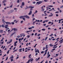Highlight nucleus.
I'll return each instance as SVG.
<instances>
[{"instance_id": "obj_31", "label": "nucleus", "mask_w": 63, "mask_h": 63, "mask_svg": "<svg viewBox=\"0 0 63 63\" xmlns=\"http://www.w3.org/2000/svg\"><path fill=\"white\" fill-rule=\"evenodd\" d=\"M40 57H39V58H38L37 59V60H36V61H38L39 60V59H40Z\"/></svg>"}, {"instance_id": "obj_25", "label": "nucleus", "mask_w": 63, "mask_h": 63, "mask_svg": "<svg viewBox=\"0 0 63 63\" xmlns=\"http://www.w3.org/2000/svg\"><path fill=\"white\" fill-rule=\"evenodd\" d=\"M47 38H48V37H47L45 38V41H46V40H47Z\"/></svg>"}, {"instance_id": "obj_63", "label": "nucleus", "mask_w": 63, "mask_h": 63, "mask_svg": "<svg viewBox=\"0 0 63 63\" xmlns=\"http://www.w3.org/2000/svg\"><path fill=\"white\" fill-rule=\"evenodd\" d=\"M57 47V46L56 47H53V48H56Z\"/></svg>"}, {"instance_id": "obj_49", "label": "nucleus", "mask_w": 63, "mask_h": 63, "mask_svg": "<svg viewBox=\"0 0 63 63\" xmlns=\"http://www.w3.org/2000/svg\"><path fill=\"white\" fill-rule=\"evenodd\" d=\"M11 23L13 25H14V24H15V23H14V22H11Z\"/></svg>"}, {"instance_id": "obj_38", "label": "nucleus", "mask_w": 63, "mask_h": 63, "mask_svg": "<svg viewBox=\"0 0 63 63\" xmlns=\"http://www.w3.org/2000/svg\"><path fill=\"white\" fill-rule=\"evenodd\" d=\"M37 52L38 53H40V52H39V50L38 49H37Z\"/></svg>"}, {"instance_id": "obj_3", "label": "nucleus", "mask_w": 63, "mask_h": 63, "mask_svg": "<svg viewBox=\"0 0 63 63\" xmlns=\"http://www.w3.org/2000/svg\"><path fill=\"white\" fill-rule=\"evenodd\" d=\"M14 11L13 10H11L10 11V12H9L8 13V14H11V13H13V12H14Z\"/></svg>"}, {"instance_id": "obj_64", "label": "nucleus", "mask_w": 63, "mask_h": 63, "mask_svg": "<svg viewBox=\"0 0 63 63\" xmlns=\"http://www.w3.org/2000/svg\"><path fill=\"white\" fill-rule=\"evenodd\" d=\"M61 8H63V5H62L60 7Z\"/></svg>"}, {"instance_id": "obj_54", "label": "nucleus", "mask_w": 63, "mask_h": 63, "mask_svg": "<svg viewBox=\"0 0 63 63\" xmlns=\"http://www.w3.org/2000/svg\"><path fill=\"white\" fill-rule=\"evenodd\" d=\"M29 7H27V8H26L25 9V10H26V9H28L29 8Z\"/></svg>"}, {"instance_id": "obj_4", "label": "nucleus", "mask_w": 63, "mask_h": 63, "mask_svg": "<svg viewBox=\"0 0 63 63\" xmlns=\"http://www.w3.org/2000/svg\"><path fill=\"white\" fill-rule=\"evenodd\" d=\"M42 3V1H39V2H37L36 3L37 4H38V5H39V4H41Z\"/></svg>"}, {"instance_id": "obj_5", "label": "nucleus", "mask_w": 63, "mask_h": 63, "mask_svg": "<svg viewBox=\"0 0 63 63\" xmlns=\"http://www.w3.org/2000/svg\"><path fill=\"white\" fill-rule=\"evenodd\" d=\"M25 17H26V18H28V19L30 18V17L27 15L25 16Z\"/></svg>"}, {"instance_id": "obj_61", "label": "nucleus", "mask_w": 63, "mask_h": 63, "mask_svg": "<svg viewBox=\"0 0 63 63\" xmlns=\"http://www.w3.org/2000/svg\"><path fill=\"white\" fill-rule=\"evenodd\" d=\"M48 30H50V29L51 30V29L50 28H48Z\"/></svg>"}, {"instance_id": "obj_30", "label": "nucleus", "mask_w": 63, "mask_h": 63, "mask_svg": "<svg viewBox=\"0 0 63 63\" xmlns=\"http://www.w3.org/2000/svg\"><path fill=\"white\" fill-rule=\"evenodd\" d=\"M12 41H13L12 39H11L10 40L9 42H10V43H11V42H12Z\"/></svg>"}, {"instance_id": "obj_52", "label": "nucleus", "mask_w": 63, "mask_h": 63, "mask_svg": "<svg viewBox=\"0 0 63 63\" xmlns=\"http://www.w3.org/2000/svg\"><path fill=\"white\" fill-rule=\"evenodd\" d=\"M17 49L13 51V52H15V51H17Z\"/></svg>"}, {"instance_id": "obj_33", "label": "nucleus", "mask_w": 63, "mask_h": 63, "mask_svg": "<svg viewBox=\"0 0 63 63\" xmlns=\"http://www.w3.org/2000/svg\"><path fill=\"white\" fill-rule=\"evenodd\" d=\"M17 3H19V0H18L17 1Z\"/></svg>"}, {"instance_id": "obj_13", "label": "nucleus", "mask_w": 63, "mask_h": 63, "mask_svg": "<svg viewBox=\"0 0 63 63\" xmlns=\"http://www.w3.org/2000/svg\"><path fill=\"white\" fill-rule=\"evenodd\" d=\"M29 8H31V9H33V8H34V7L31 6H29Z\"/></svg>"}, {"instance_id": "obj_2", "label": "nucleus", "mask_w": 63, "mask_h": 63, "mask_svg": "<svg viewBox=\"0 0 63 63\" xmlns=\"http://www.w3.org/2000/svg\"><path fill=\"white\" fill-rule=\"evenodd\" d=\"M13 30H14V32H16V31H17V29H16V28H12V30H11V31H12Z\"/></svg>"}, {"instance_id": "obj_6", "label": "nucleus", "mask_w": 63, "mask_h": 63, "mask_svg": "<svg viewBox=\"0 0 63 63\" xmlns=\"http://www.w3.org/2000/svg\"><path fill=\"white\" fill-rule=\"evenodd\" d=\"M21 19V18H25V16H22L19 17Z\"/></svg>"}, {"instance_id": "obj_51", "label": "nucleus", "mask_w": 63, "mask_h": 63, "mask_svg": "<svg viewBox=\"0 0 63 63\" xmlns=\"http://www.w3.org/2000/svg\"><path fill=\"white\" fill-rule=\"evenodd\" d=\"M45 48H46V47H43V50H45Z\"/></svg>"}, {"instance_id": "obj_43", "label": "nucleus", "mask_w": 63, "mask_h": 63, "mask_svg": "<svg viewBox=\"0 0 63 63\" xmlns=\"http://www.w3.org/2000/svg\"><path fill=\"white\" fill-rule=\"evenodd\" d=\"M6 34V33H5L4 34H2V36H4V35H5Z\"/></svg>"}, {"instance_id": "obj_34", "label": "nucleus", "mask_w": 63, "mask_h": 63, "mask_svg": "<svg viewBox=\"0 0 63 63\" xmlns=\"http://www.w3.org/2000/svg\"><path fill=\"white\" fill-rule=\"evenodd\" d=\"M50 56V54L48 55V56L47 57V58H48L49 57V56Z\"/></svg>"}, {"instance_id": "obj_32", "label": "nucleus", "mask_w": 63, "mask_h": 63, "mask_svg": "<svg viewBox=\"0 0 63 63\" xmlns=\"http://www.w3.org/2000/svg\"><path fill=\"white\" fill-rule=\"evenodd\" d=\"M33 22V25H34L35 23H36V21L35 22Z\"/></svg>"}, {"instance_id": "obj_24", "label": "nucleus", "mask_w": 63, "mask_h": 63, "mask_svg": "<svg viewBox=\"0 0 63 63\" xmlns=\"http://www.w3.org/2000/svg\"><path fill=\"white\" fill-rule=\"evenodd\" d=\"M49 46H50V47H53V45H52V44H51L49 45Z\"/></svg>"}, {"instance_id": "obj_12", "label": "nucleus", "mask_w": 63, "mask_h": 63, "mask_svg": "<svg viewBox=\"0 0 63 63\" xmlns=\"http://www.w3.org/2000/svg\"><path fill=\"white\" fill-rule=\"evenodd\" d=\"M50 15H51L49 16L51 17L52 16H53V14L52 13H50Z\"/></svg>"}, {"instance_id": "obj_16", "label": "nucleus", "mask_w": 63, "mask_h": 63, "mask_svg": "<svg viewBox=\"0 0 63 63\" xmlns=\"http://www.w3.org/2000/svg\"><path fill=\"white\" fill-rule=\"evenodd\" d=\"M24 3L23 2L22 3V4L21 5H22V6H23L24 5Z\"/></svg>"}, {"instance_id": "obj_46", "label": "nucleus", "mask_w": 63, "mask_h": 63, "mask_svg": "<svg viewBox=\"0 0 63 63\" xmlns=\"http://www.w3.org/2000/svg\"><path fill=\"white\" fill-rule=\"evenodd\" d=\"M27 37L28 38H29L30 37V35H28L27 36Z\"/></svg>"}, {"instance_id": "obj_37", "label": "nucleus", "mask_w": 63, "mask_h": 63, "mask_svg": "<svg viewBox=\"0 0 63 63\" xmlns=\"http://www.w3.org/2000/svg\"><path fill=\"white\" fill-rule=\"evenodd\" d=\"M58 44H56V45H54L53 46H54V47H55V46H57V45H58Z\"/></svg>"}, {"instance_id": "obj_17", "label": "nucleus", "mask_w": 63, "mask_h": 63, "mask_svg": "<svg viewBox=\"0 0 63 63\" xmlns=\"http://www.w3.org/2000/svg\"><path fill=\"white\" fill-rule=\"evenodd\" d=\"M31 31H32V30L29 31H27L26 32V33H29V32H31Z\"/></svg>"}, {"instance_id": "obj_39", "label": "nucleus", "mask_w": 63, "mask_h": 63, "mask_svg": "<svg viewBox=\"0 0 63 63\" xmlns=\"http://www.w3.org/2000/svg\"><path fill=\"white\" fill-rule=\"evenodd\" d=\"M28 29L29 30H30L31 29H32L31 28V27H30V28H28Z\"/></svg>"}, {"instance_id": "obj_60", "label": "nucleus", "mask_w": 63, "mask_h": 63, "mask_svg": "<svg viewBox=\"0 0 63 63\" xmlns=\"http://www.w3.org/2000/svg\"><path fill=\"white\" fill-rule=\"evenodd\" d=\"M22 49H23L22 50L23 51H24V48H23Z\"/></svg>"}, {"instance_id": "obj_48", "label": "nucleus", "mask_w": 63, "mask_h": 63, "mask_svg": "<svg viewBox=\"0 0 63 63\" xmlns=\"http://www.w3.org/2000/svg\"><path fill=\"white\" fill-rule=\"evenodd\" d=\"M45 22H48V21H49V20H45Z\"/></svg>"}, {"instance_id": "obj_19", "label": "nucleus", "mask_w": 63, "mask_h": 63, "mask_svg": "<svg viewBox=\"0 0 63 63\" xmlns=\"http://www.w3.org/2000/svg\"><path fill=\"white\" fill-rule=\"evenodd\" d=\"M40 21L39 20H35V22H40Z\"/></svg>"}, {"instance_id": "obj_50", "label": "nucleus", "mask_w": 63, "mask_h": 63, "mask_svg": "<svg viewBox=\"0 0 63 63\" xmlns=\"http://www.w3.org/2000/svg\"><path fill=\"white\" fill-rule=\"evenodd\" d=\"M12 7H13V4H12V5L11 6H10V8H12Z\"/></svg>"}, {"instance_id": "obj_8", "label": "nucleus", "mask_w": 63, "mask_h": 63, "mask_svg": "<svg viewBox=\"0 0 63 63\" xmlns=\"http://www.w3.org/2000/svg\"><path fill=\"white\" fill-rule=\"evenodd\" d=\"M47 50H48V49H47L45 51V53L44 54V55L43 56H45L46 55V54H47Z\"/></svg>"}, {"instance_id": "obj_55", "label": "nucleus", "mask_w": 63, "mask_h": 63, "mask_svg": "<svg viewBox=\"0 0 63 63\" xmlns=\"http://www.w3.org/2000/svg\"><path fill=\"white\" fill-rule=\"evenodd\" d=\"M47 10H48V9H49V7H47Z\"/></svg>"}, {"instance_id": "obj_58", "label": "nucleus", "mask_w": 63, "mask_h": 63, "mask_svg": "<svg viewBox=\"0 0 63 63\" xmlns=\"http://www.w3.org/2000/svg\"><path fill=\"white\" fill-rule=\"evenodd\" d=\"M56 13H57L58 14L59 13V12L58 11H57L56 12H55V13L56 14Z\"/></svg>"}, {"instance_id": "obj_27", "label": "nucleus", "mask_w": 63, "mask_h": 63, "mask_svg": "<svg viewBox=\"0 0 63 63\" xmlns=\"http://www.w3.org/2000/svg\"><path fill=\"white\" fill-rule=\"evenodd\" d=\"M48 7H53V6L52 5H50V6H48Z\"/></svg>"}, {"instance_id": "obj_11", "label": "nucleus", "mask_w": 63, "mask_h": 63, "mask_svg": "<svg viewBox=\"0 0 63 63\" xmlns=\"http://www.w3.org/2000/svg\"><path fill=\"white\" fill-rule=\"evenodd\" d=\"M20 36H22L23 37H25V35H24V34H20Z\"/></svg>"}, {"instance_id": "obj_36", "label": "nucleus", "mask_w": 63, "mask_h": 63, "mask_svg": "<svg viewBox=\"0 0 63 63\" xmlns=\"http://www.w3.org/2000/svg\"><path fill=\"white\" fill-rule=\"evenodd\" d=\"M17 41L16 42H14V44H17Z\"/></svg>"}, {"instance_id": "obj_22", "label": "nucleus", "mask_w": 63, "mask_h": 63, "mask_svg": "<svg viewBox=\"0 0 63 63\" xmlns=\"http://www.w3.org/2000/svg\"><path fill=\"white\" fill-rule=\"evenodd\" d=\"M47 46H48V45H46V49H47V48H48V47H47Z\"/></svg>"}, {"instance_id": "obj_57", "label": "nucleus", "mask_w": 63, "mask_h": 63, "mask_svg": "<svg viewBox=\"0 0 63 63\" xmlns=\"http://www.w3.org/2000/svg\"><path fill=\"white\" fill-rule=\"evenodd\" d=\"M8 57H7L6 59L5 60H8Z\"/></svg>"}, {"instance_id": "obj_59", "label": "nucleus", "mask_w": 63, "mask_h": 63, "mask_svg": "<svg viewBox=\"0 0 63 63\" xmlns=\"http://www.w3.org/2000/svg\"><path fill=\"white\" fill-rule=\"evenodd\" d=\"M63 41V39L60 40L59 41V43L60 42H61V41Z\"/></svg>"}, {"instance_id": "obj_20", "label": "nucleus", "mask_w": 63, "mask_h": 63, "mask_svg": "<svg viewBox=\"0 0 63 63\" xmlns=\"http://www.w3.org/2000/svg\"><path fill=\"white\" fill-rule=\"evenodd\" d=\"M16 32H14L13 33H12L11 35V36H13V35H14V34H16Z\"/></svg>"}, {"instance_id": "obj_26", "label": "nucleus", "mask_w": 63, "mask_h": 63, "mask_svg": "<svg viewBox=\"0 0 63 63\" xmlns=\"http://www.w3.org/2000/svg\"><path fill=\"white\" fill-rule=\"evenodd\" d=\"M42 31H45V30H46V29H42Z\"/></svg>"}, {"instance_id": "obj_9", "label": "nucleus", "mask_w": 63, "mask_h": 63, "mask_svg": "<svg viewBox=\"0 0 63 63\" xmlns=\"http://www.w3.org/2000/svg\"><path fill=\"white\" fill-rule=\"evenodd\" d=\"M33 60V59H32V60H29L28 61V62H27L26 63H29V62H30H30H32V61Z\"/></svg>"}, {"instance_id": "obj_45", "label": "nucleus", "mask_w": 63, "mask_h": 63, "mask_svg": "<svg viewBox=\"0 0 63 63\" xmlns=\"http://www.w3.org/2000/svg\"><path fill=\"white\" fill-rule=\"evenodd\" d=\"M17 38H20V36L19 35L17 36Z\"/></svg>"}, {"instance_id": "obj_1", "label": "nucleus", "mask_w": 63, "mask_h": 63, "mask_svg": "<svg viewBox=\"0 0 63 63\" xmlns=\"http://www.w3.org/2000/svg\"><path fill=\"white\" fill-rule=\"evenodd\" d=\"M8 27H9V25H5V28L6 29V31H7L8 29H9V28H8Z\"/></svg>"}, {"instance_id": "obj_15", "label": "nucleus", "mask_w": 63, "mask_h": 63, "mask_svg": "<svg viewBox=\"0 0 63 63\" xmlns=\"http://www.w3.org/2000/svg\"><path fill=\"white\" fill-rule=\"evenodd\" d=\"M1 27H3V28H4L5 27V26L4 25H1Z\"/></svg>"}, {"instance_id": "obj_10", "label": "nucleus", "mask_w": 63, "mask_h": 63, "mask_svg": "<svg viewBox=\"0 0 63 63\" xmlns=\"http://www.w3.org/2000/svg\"><path fill=\"white\" fill-rule=\"evenodd\" d=\"M32 11H30L29 13L28 14L29 15H32Z\"/></svg>"}, {"instance_id": "obj_56", "label": "nucleus", "mask_w": 63, "mask_h": 63, "mask_svg": "<svg viewBox=\"0 0 63 63\" xmlns=\"http://www.w3.org/2000/svg\"><path fill=\"white\" fill-rule=\"evenodd\" d=\"M33 4H35L36 3V2L35 1H33L32 2Z\"/></svg>"}, {"instance_id": "obj_53", "label": "nucleus", "mask_w": 63, "mask_h": 63, "mask_svg": "<svg viewBox=\"0 0 63 63\" xmlns=\"http://www.w3.org/2000/svg\"><path fill=\"white\" fill-rule=\"evenodd\" d=\"M7 44H10V43H11L10 42H7Z\"/></svg>"}, {"instance_id": "obj_40", "label": "nucleus", "mask_w": 63, "mask_h": 63, "mask_svg": "<svg viewBox=\"0 0 63 63\" xmlns=\"http://www.w3.org/2000/svg\"><path fill=\"white\" fill-rule=\"evenodd\" d=\"M41 53H44V51H43L41 52Z\"/></svg>"}, {"instance_id": "obj_29", "label": "nucleus", "mask_w": 63, "mask_h": 63, "mask_svg": "<svg viewBox=\"0 0 63 63\" xmlns=\"http://www.w3.org/2000/svg\"><path fill=\"white\" fill-rule=\"evenodd\" d=\"M44 10H45V9L44 8L43 9H42L41 11L42 12H44Z\"/></svg>"}, {"instance_id": "obj_28", "label": "nucleus", "mask_w": 63, "mask_h": 63, "mask_svg": "<svg viewBox=\"0 0 63 63\" xmlns=\"http://www.w3.org/2000/svg\"><path fill=\"white\" fill-rule=\"evenodd\" d=\"M6 2V0H4L2 1V3H5V2Z\"/></svg>"}, {"instance_id": "obj_23", "label": "nucleus", "mask_w": 63, "mask_h": 63, "mask_svg": "<svg viewBox=\"0 0 63 63\" xmlns=\"http://www.w3.org/2000/svg\"><path fill=\"white\" fill-rule=\"evenodd\" d=\"M31 56V54H30L29 55V58H31V57H30V56Z\"/></svg>"}, {"instance_id": "obj_18", "label": "nucleus", "mask_w": 63, "mask_h": 63, "mask_svg": "<svg viewBox=\"0 0 63 63\" xmlns=\"http://www.w3.org/2000/svg\"><path fill=\"white\" fill-rule=\"evenodd\" d=\"M13 58H14V57L13 56V55H12L11 57L10 58V59H13Z\"/></svg>"}, {"instance_id": "obj_7", "label": "nucleus", "mask_w": 63, "mask_h": 63, "mask_svg": "<svg viewBox=\"0 0 63 63\" xmlns=\"http://www.w3.org/2000/svg\"><path fill=\"white\" fill-rule=\"evenodd\" d=\"M5 23L6 24H8V25H9V24H11L12 23L10 22H5Z\"/></svg>"}, {"instance_id": "obj_41", "label": "nucleus", "mask_w": 63, "mask_h": 63, "mask_svg": "<svg viewBox=\"0 0 63 63\" xmlns=\"http://www.w3.org/2000/svg\"><path fill=\"white\" fill-rule=\"evenodd\" d=\"M53 34H51L49 36H53Z\"/></svg>"}, {"instance_id": "obj_14", "label": "nucleus", "mask_w": 63, "mask_h": 63, "mask_svg": "<svg viewBox=\"0 0 63 63\" xmlns=\"http://www.w3.org/2000/svg\"><path fill=\"white\" fill-rule=\"evenodd\" d=\"M2 22H3V23H6V22H5V21L4 20V19H2Z\"/></svg>"}, {"instance_id": "obj_47", "label": "nucleus", "mask_w": 63, "mask_h": 63, "mask_svg": "<svg viewBox=\"0 0 63 63\" xmlns=\"http://www.w3.org/2000/svg\"><path fill=\"white\" fill-rule=\"evenodd\" d=\"M52 22H49L48 23V24H50V23H51Z\"/></svg>"}, {"instance_id": "obj_21", "label": "nucleus", "mask_w": 63, "mask_h": 63, "mask_svg": "<svg viewBox=\"0 0 63 63\" xmlns=\"http://www.w3.org/2000/svg\"><path fill=\"white\" fill-rule=\"evenodd\" d=\"M3 30H0V33H3Z\"/></svg>"}, {"instance_id": "obj_35", "label": "nucleus", "mask_w": 63, "mask_h": 63, "mask_svg": "<svg viewBox=\"0 0 63 63\" xmlns=\"http://www.w3.org/2000/svg\"><path fill=\"white\" fill-rule=\"evenodd\" d=\"M22 19L24 21H25V18H22Z\"/></svg>"}, {"instance_id": "obj_42", "label": "nucleus", "mask_w": 63, "mask_h": 63, "mask_svg": "<svg viewBox=\"0 0 63 63\" xmlns=\"http://www.w3.org/2000/svg\"><path fill=\"white\" fill-rule=\"evenodd\" d=\"M23 21H22L20 22V23L22 24L23 23Z\"/></svg>"}, {"instance_id": "obj_44", "label": "nucleus", "mask_w": 63, "mask_h": 63, "mask_svg": "<svg viewBox=\"0 0 63 63\" xmlns=\"http://www.w3.org/2000/svg\"><path fill=\"white\" fill-rule=\"evenodd\" d=\"M9 51H10V50H8V51L7 52V54H9Z\"/></svg>"}, {"instance_id": "obj_62", "label": "nucleus", "mask_w": 63, "mask_h": 63, "mask_svg": "<svg viewBox=\"0 0 63 63\" xmlns=\"http://www.w3.org/2000/svg\"><path fill=\"white\" fill-rule=\"evenodd\" d=\"M31 28H34V26H32L31 27Z\"/></svg>"}]
</instances>
